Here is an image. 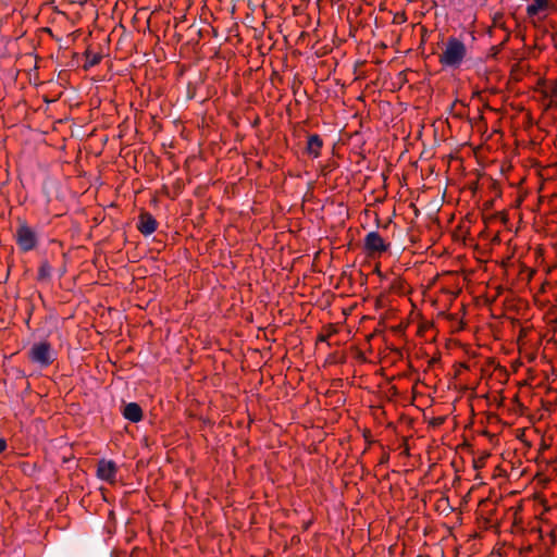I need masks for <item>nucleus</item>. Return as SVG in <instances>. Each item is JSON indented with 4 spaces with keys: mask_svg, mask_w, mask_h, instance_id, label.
<instances>
[{
    "mask_svg": "<svg viewBox=\"0 0 557 557\" xmlns=\"http://www.w3.org/2000/svg\"><path fill=\"white\" fill-rule=\"evenodd\" d=\"M323 146V140L318 134H311L308 136L306 151L313 158L320 156V150Z\"/></svg>",
    "mask_w": 557,
    "mask_h": 557,
    "instance_id": "obj_8",
    "label": "nucleus"
},
{
    "mask_svg": "<svg viewBox=\"0 0 557 557\" xmlns=\"http://www.w3.org/2000/svg\"><path fill=\"white\" fill-rule=\"evenodd\" d=\"M116 465L112 460L101 459L98 462L97 475L104 481L112 482L115 479Z\"/></svg>",
    "mask_w": 557,
    "mask_h": 557,
    "instance_id": "obj_5",
    "label": "nucleus"
},
{
    "mask_svg": "<svg viewBox=\"0 0 557 557\" xmlns=\"http://www.w3.org/2000/svg\"><path fill=\"white\" fill-rule=\"evenodd\" d=\"M123 417L131 422H139L143 419V410L137 403H128L123 407Z\"/></svg>",
    "mask_w": 557,
    "mask_h": 557,
    "instance_id": "obj_7",
    "label": "nucleus"
},
{
    "mask_svg": "<svg viewBox=\"0 0 557 557\" xmlns=\"http://www.w3.org/2000/svg\"><path fill=\"white\" fill-rule=\"evenodd\" d=\"M319 341L324 342V341H326V337H325L324 335H321V336L319 337Z\"/></svg>",
    "mask_w": 557,
    "mask_h": 557,
    "instance_id": "obj_15",
    "label": "nucleus"
},
{
    "mask_svg": "<svg viewBox=\"0 0 557 557\" xmlns=\"http://www.w3.org/2000/svg\"><path fill=\"white\" fill-rule=\"evenodd\" d=\"M16 244L23 252H27L36 248L38 244L37 232L32 228L26 221L18 219L17 227L14 234Z\"/></svg>",
    "mask_w": 557,
    "mask_h": 557,
    "instance_id": "obj_3",
    "label": "nucleus"
},
{
    "mask_svg": "<svg viewBox=\"0 0 557 557\" xmlns=\"http://www.w3.org/2000/svg\"><path fill=\"white\" fill-rule=\"evenodd\" d=\"M549 7V0H533L531 4L527 8V13L529 16H535L540 12L546 10Z\"/></svg>",
    "mask_w": 557,
    "mask_h": 557,
    "instance_id": "obj_9",
    "label": "nucleus"
},
{
    "mask_svg": "<svg viewBox=\"0 0 557 557\" xmlns=\"http://www.w3.org/2000/svg\"><path fill=\"white\" fill-rule=\"evenodd\" d=\"M445 418L444 417H438V418H435L433 419V421L431 422L432 425H441L443 422H444Z\"/></svg>",
    "mask_w": 557,
    "mask_h": 557,
    "instance_id": "obj_12",
    "label": "nucleus"
},
{
    "mask_svg": "<svg viewBox=\"0 0 557 557\" xmlns=\"http://www.w3.org/2000/svg\"><path fill=\"white\" fill-rule=\"evenodd\" d=\"M101 60V55L100 54H92L90 55L88 52H87V61L84 65V67L87 70L91 66H95L96 64H98Z\"/></svg>",
    "mask_w": 557,
    "mask_h": 557,
    "instance_id": "obj_11",
    "label": "nucleus"
},
{
    "mask_svg": "<svg viewBox=\"0 0 557 557\" xmlns=\"http://www.w3.org/2000/svg\"><path fill=\"white\" fill-rule=\"evenodd\" d=\"M363 248L370 255L383 253L388 250L389 244L385 243L377 232H369L363 240Z\"/></svg>",
    "mask_w": 557,
    "mask_h": 557,
    "instance_id": "obj_4",
    "label": "nucleus"
},
{
    "mask_svg": "<svg viewBox=\"0 0 557 557\" xmlns=\"http://www.w3.org/2000/svg\"><path fill=\"white\" fill-rule=\"evenodd\" d=\"M7 441L2 437H0V454L3 453L7 448Z\"/></svg>",
    "mask_w": 557,
    "mask_h": 557,
    "instance_id": "obj_13",
    "label": "nucleus"
},
{
    "mask_svg": "<svg viewBox=\"0 0 557 557\" xmlns=\"http://www.w3.org/2000/svg\"><path fill=\"white\" fill-rule=\"evenodd\" d=\"M52 268L48 261H42L38 271V280L46 281L51 276Z\"/></svg>",
    "mask_w": 557,
    "mask_h": 557,
    "instance_id": "obj_10",
    "label": "nucleus"
},
{
    "mask_svg": "<svg viewBox=\"0 0 557 557\" xmlns=\"http://www.w3.org/2000/svg\"><path fill=\"white\" fill-rule=\"evenodd\" d=\"M32 362L40 368H47L53 363L57 358V351L48 342L35 343L27 352Z\"/></svg>",
    "mask_w": 557,
    "mask_h": 557,
    "instance_id": "obj_2",
    "label": "nucleus"
},
{
    "mask_svg": "<svg viewBox=\"0 0 557 557\" xmlns=\"http://www.w3.org/2000/svg\"><path fill=\"white\" fill-rule=\"evenodd\" d=\"M157 221L156 219L148 212H143L139 215V221L137 224V228L144 236L151 235L157 230Z\"/></svg>",
    "mask_w": 557,
    "mask_h": 557,
    "instance_id": "obj_6",
    "label": "nucleus"
},
{
    "mask_svg": "<svg viewBox=\"0 0 557 557\" xmlns=\"http://www.w3.org/2000/svg\"><path fill=\"white\" fill-rule=\"evenodd\" d=\"M466 55V45L456 37H449L443 52L440 54V63L444 67L458 69Z\"/></svg>",
    "mask_w": 557,
    "mask_h": 557,
    "instance_id": "obj_1",
    "label": "nucleus"
},
{
    "mask_svg": "<svg viewBox=\"0 0 557 557\" xmlns=\"http://www.w3.org/2000/svg\"><path fill=\"white\" fill-rule=\"evenodd\" d=\"M550 92H552L553 96L557 97V84L552 87Z\"/></svg>",
    "mask_w": 557,
    "mask_h": 557,
    "instance_id": "obj_14",
    "label": "nucleus"
}]
</instances>
